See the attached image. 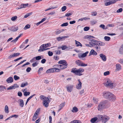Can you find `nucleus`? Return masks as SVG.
<instances>
[{
	"instance_id": "obj_1",
	"label": "nucleus",
	"mask_w": 123,
	"mask_h": 123,
	"mask_svg": "<svg viewBox=\"0 0 123 123\" xmlns=\"http://www.w3.org/2000/svg\"><path fill=\"white\" fill-rule=\"evenodd\" d=\"M103 96L111 101H114L116 99L115 96L110 92H104L103 93Z\"/></svg>"
},
{
	"instance_id": "obj_2",
	"label": "nucleus",
	"mask_w": 123,
	"mask_h": 123,
	"mask_svg": "<svg viewBox=\"0 0 123 123\" xmlns=\"http://www.w3.org/2000/svg\"><path fill=\"white\" fill-rule=\"evenodd\" d=\"M93 41H93V42H94V43H93V44H92L91 45H92V46H93V47L95 48L96 50L97 51L100 50V47L99 46H104L105 45V44L104 43L95 40Z\"/></svg>"
},
{
	"instance_id": "obj_3",
	"label": "nucleus",
	"mask_w": 123,
	"mask_h": 123,
	"mask_svg": "<svg viewBox=\"0 0 123 123\" xmlns=\"http://www.w3.org/2000/svg\"><path fill=\"white\" fill-rule=\"evenodd\" d=\"M84 71V69L82 68H80L77 69L76 68H73L72 69L71 72L73 73L75 75L81 76L83 75L82 73Z\"/></svg>"
},
{
	"instance_id": "obj_4",
	"label": "nucleus",
	"mask_w": 123,
	"mask_h": 123,
	"mask_svg": "<svg viewBox=\"0 0 123 123\" xmlns=\"http://www.w3.org/2000/svg\"><path fill=\"white\" fill-rule=\"evenodd\" d=\"M40 98L42 100H43V105L46 107H48L49 102V99L48 98L43 95H41Z\"/></svg>"
},
{
	"instance_id": "obj_5",
	"label": "nucleus",
	"mask_w": 123,
	"mask_h": 123,
	"mask_svg": "<svg viewBox=\"0 0 123 123\" xmlns=\"http://www.w3.org/2000/svg\"><path fill=\"white\" fill-rule=\"evenodd\" d=\"M105 102L104 101L100 102L98 105V110L100 111L105 108Z\"/></svg>"
},
{
	"instance_id": "obj_6",
	"label": "nucleus",
	"mask_w": 123,
	"mask_h": 123,
	"mask_svg": "<svg viewBox=\"0 0 123 123\" xmlns=\"http://www.w3.org/2000/svg\"><path fill=\"white\" fill-rule=\"evenodd\" d=\"M75 63L79 66L85 67L87 66V64L84 63L82 61L79 60L76 61Z\"/></svg>"
},
{
	"instance_id": "obj_7",
	"label": "nucleus",
	"mask_w": 123,
	"mask_h": 123,
	"mask_svg": "<svg viewBox=\"0 0 123 123\" xmlns=\"http://www.w3.org/2000/svg\"><path fill=\"white\" fill-rule=\"evenodd\" d=\"M105 86L107 87H112L113 86V83L110 80H107V81L104 84Z\"/></svg>"
},
{
	"instance_id": "obj_8",
	"label": "nucleus",
	"mask_w": 123,
	"mask_h": 123,
	"mask_svg": "<svg viewBox=\"0 0 123 123\" xmlns=\"http://www.w3.org/2000/svg\"><path fill=\"white\" fill-rule=\"evenodd\" d=\"M106 1H108L105 3V5L106 6L114 4L117 2L116 0H106Z\"/></svg>"
},
{
	"instance_id": "obj_9",
	"label": "nucleus",
	"mask_w": 123,
	"mask_h": 123,
	"mask_svg": "<svg viewBox=\"0 0 123 123\" xmlns=\"http://www.w3.org/2000/svg\"><path fill=\"white\" fill-rule=\"evenodd\" d=\"M8 29L11 31H16L18 30V26H12L11 28H8Z\"/></svg>"
},
{
	"instance_id": "obj_10",
	"label": "nucleus",
	"mask_w": 123,
	"mask_h": 123,
	"mask_svg": "<svg viewBox=\"0 0 123 123\" xmlns=\"http://www.w3.org/2000/svg\"><path fill=\"white\" fill-rule=\"evenodd\" d=\"M88 51H86L82 54L79 53L78 54V56L79 58L85 57L88 54Z\"/></svg>"
},
{
	"instance_id": "obj_11",
	"label": "nucleus",
	"mask_w": 123,
	"mask_h": 123,
	"mask_svg": "<svg viewBox=\"0 0 123 123\" xmlns=\"http://www.w3.org/2000/svg\"><path fill=\"white\" fill-rule=\"evenodd\" d=\"M19 87L18 86L17 84H14L12 86H11L7 88V89L8 90H11L14 89H15Z\"/></svg>"
},
{
	"instance_id": "obj_12",
	"label": "nucleus",
	"mask_w": 123,
	"mask_h": 123,
	"mask_svg": "<svg viewBox=\"0 0 123 123\" xmlns=\"http://www.w3.org/2000/svg\"><path fill=\"white\" fill-rule=\"evenodd\" d=\"M58 63L59 64H62L63 65L67 66L68 64L65 60H62L59 61Z\"/></svg>"
},
{
	"instance_id": "obj_13",
	"label": "nucleus",
	"mask_w": 123,
	"mask_h": 123,
	"mask_svg": "<svg viewBox=\"0 0 123 123\" xmlns=\"http://www.w3.org/2000/svg\"><path fill=\"white\" fill-rule=\"evenodd\" d=\"M61 66V65H55L53 66V69H54L55 70V69H57L59 71H60V69Z\"/></svg>"
},
{
	"instance_id": "obj_14",
	"label": "nucleus",
	"mask_w": 123,
	"mask_h": 123,
	"mask_svg": "<svg viewBox=\"0 0 123 123\" xmlns=\"http://www.w3.org/2000/svg\"><path fill=\"white\" fill-rule=\"evenodd\" d=\"M79 83L76 86V87L77 89H80L82 87V83L80 81V80L79 79L78 80Z\"/></svg>"
},
{
	"instance_id": "obj_15",
	"label": "nucleus",
	"mask_w": 123,
	"mask_h": 123,
	"mask_svg": "<svg viewBox=\"0 0 123 123\" xmlns=\"http://www.w3.org/2000/svg\"><path fill=\"white\" fill-rule=\"evenodd\" d=\"M97 55V52L95 51L94 50L92 49L90 52L89 56H90L92 55Z\"/></svg>"
},
{
	"instance_id": "obj_16",
	"label": "nucleus",
	"mask_w": 123,
	"mask_h": 123,
	"mask_svg": "<svg viewBox=\"0 0 123 123\" xmlns=\"http://www.w3.org/2000/svg\"><path fill=\"white\" fill-rule=\"evenodd\" d=\"M116 67L115 71H118L121 69V66L120 64H117L116 65Z\"/></svg>"
},
{
	"instance_id": "obj_17",
	"label": "nucleus",
	"mask_w": 123,
	"mask_h": 123,
	"mask_svg": "<svg viewBox=\"0 0 123 123\" xmlns=\"http://www.w3.org/2000/svg\"><path fill=\"white\" fill-rule=\"evenodd\" d=\"M18 101H19L18 103H19V106L22 107H23L24 105L23 100L22 99H20Z\"/></svg>"
},
{
	"instance_id": "obj_18",
	"label": "nucleus",
	"mask_w": 123,
	"mask_h": 123,
	"mask_svg": "<svg viewBox=\"0 0 123 123\" xmlns=\"http://www.w3.org/2000/svg\"><path fill=\"white\" fill-rule=\"evenodd\" d=\"M93 40H94L93 39H90V41L91 42H89V44H85L86 45L87 47H93V46H92V45H91V44H93V43L94 44V42H93V41H93Z\"/></svg>"
},
{
	"instance_id": "obj_19",
	"label": "nucleus",
	"mask_w": 123,
	"mask_h": 123,
	"mask_svg": "<svg viewBox=\"0 0 123 123\" xmlns=\"http://www.w3.org/2000/svg\"><path fill=\"white\" fill-rule=\"evenodd\" d=\"M13 79L12 77H10L6 80V81L8 83H11L13 81Z\"/></svg>"
},
{
	"instance_id": "obj_20",
	"label": "nucleus",
	"mask_w": 123,
	"mask_h": 123,
	"mask_svg": "<svg viewBox=\"0 0 123 123\" xmlns=\"http://www.w3.org/2000/svg\"><path fill=\"white\" fill-rule=\"evenodd\" d=\"M67 91L69 92H71L72 90L73 86L71 85L68 86L66 87Z\"/></svg>"
},
{
	"instance_id": "obj_21",
	"label": "nucleus",
	"mask_w": 123,
	"mask_h": 123,
	"mask_svg": "<svg viewBox=\"0 0 123 123\" xmlns=\"http://www.w3.org/2000/svg\"><path fill=\"white\" fill-rule=\"evenodd\" d=\"M110 119L109 117L106 116H105L103 117V121H104V123L108 120Z\"/></svg>"
},
{
	"instance_id": "obj_22",
	"label": "nucleus",
	"mask_w": 123,
	"mask_h": 123,
	"mask_svg": "<svg viewBox=\"0 0 123 123\" xmlns=\"http://www.w3.org/2000/svg\"><path fill=\"white\" fill-rule=\"evenodd\" d=\"M100 57L102 59L103 61H105L106 60V58L105 56L102 54H101L99 55Z\"/></svg>"
},
{
	"instance_id": "obj_23",
	"label": "nucleus",
	"mask_w": 123,
	"mask_h": 123,
	"mask_svg": "<svg viewBox=\"0 0 123 123\" xmlns=\"http://www.w3.org/2000/svg\"><path fill=\"white\" fill-rule=\"evenodd\" d=\"M55 72V70L53 68H52L49 69L47 70L46 73H52Z\"/></svg>"
},
{
	"instance_id": "obj_24",
	"label": "nucleus",
	"mask_w": 123,
	"mask_h": 123,
	"mask_svg": "<svg viewBox=\"0 0 123 123\" xmlns=\"http://www.w3.org/2000/svg\"><path fill=\"white\" fill-rule=\"evenodd\" d=\"M65 103H64L60 104L59 106V109L58 110V112L59 111L64 107L65 105Z\"/></svg>"
},
{
	"instance_id": "obj_25",
	"label": "nucleus",
	"mask_w": 123,
	"mask_h": 123,
	"mask_svg": "<svg viewBox=\"0 0 123 123\" xmlns=\"http://www.w3.org/2000/svg\"><path fill=\"white\" fill-rule=\"evenodd\" d=\"M78 111V109L76 107H74L73 108L72 110H71V111L74 113L77 112Z\"/></svg>"
},
{
	"instance_id": "obj_26",
	"label": "nucleus",
	"mask_w": 123,
	"mask_h": 123,
	"mask_svg": "<svg viewBox=\"0 0 123 123\" xmlns=\"http://www.w3.org/2000/svg\"><path fill=\"white\" fill-rule=\"evenodd\" d=\"M119 54L121 55L123 54V44L121 46L119 49Z\"/></svg>"
},
{
	"instance_id": "obj_27",
	"label": "nucleus",
	"mask_w": 123,
	"mask_h": 123,
	"mask_svg": "<svg viewBox=\"0 0 123 123\" xmlns=\"http://www.w3.org/2000/svg\"><path fill=\"white\" fill-rule=\"evenodd\" d=\"M66 38V37L65 36L63 37H60L57 38V40L58 41H59L61 40H64L65 38Z\"/></svg>"
},
{
	"instance_id": "obj_28",
	"label": "nucleus",
	"mask_w": 123,
	"mask_h": 123,
	"mask_svg": "<svg viewBox=\"0 0 123 123\" xmlns=\"http://www.w3.org/2000/svg\"><path fill=\"white\" fill-rule=\"evenodd\" d=\"M75 42L76 46H82V45L81 43H80V42L78 41H77L76 40H75Z\"/></svg>"
},
{
	"instance_id": "obj_29",
	"label": "nucleus",
	"mask_w": 123,
	"mask_h": 123,
	"mask_svg": "<svg viewBox=\"0 0 123 123\" xmlns=\"http://www.w3.org/2000/svg\"><path fill=\"white\" fill-rule=\"evenodd\" d=\"M103 117L102 115H98V121H99L101 120H102L103 119Z\"/></svg>"
},
{
	"instance_id": "obj_30",
	"label": "nucleus",
	"mask_w": 123,
	"mask_h": 123,
	"mask_svg": "<svg viewBox=\"0 0 123 123\" xmlns=\"http://www.w3.org/2000/svg\"><path fill=\"white\" fill-rule=\"evenodd\" d=\"M38 115L37 114H35V113L34 114L33 118L32 119V120L33 121H35L36 119L38 117Z\"/></svg>"
},
{
	"instance_id": "obj_31",
	"label": "nucleus",
	"mask_w": 123,
	"mask_h": 123,
	"mask_svg": "<svg viewBox=\"0 0 123 123\" xmlns=\"http://www.w3.org/2000/svg\"><path fill=\"white\" fill-rule=\"evenodd\" d=\"M40 49L38 50V51L39 52H43V51L39 50H41V49H45V48L43 44L41 45L40 47Z\"/></svg>"
},
{
	"instance_id": "obj_32",
	"label": "nucleus",
	"mask_w": 123,
	"mask_h": 123,
	"mask_svg": "<svg viewBox=\"0 0 123 123\" xmlns=\"http://www.w3.org/2000/svg\"><path fill=\"white\" fill-rule=\"evenodd\" d=\"M5 110L6 113H9L8 108L7 105H6L5 106Z\"/></svg>"
},
{
	"instance_id": "obj_33",
	"label": "nucleus",
	"mask_w": 123,
	"mask_h": 123,
	"mask_svg": "<svg viewBox=\"0 0 123 123\" xmlns=\"http://www.w3.org/2000/svg\"><path fill=\"white\" fill-rule=\"evenodd\" d=\"M98 120L97 118V117L93 118L91 119V121L92 123H93Z\"/></svg>"
},
{
	"instance_id": "obj_34",
	"label": "nucleus",
	"mask_w": 123,
	"mask_h": 123,
	"mask_svg": "<svg viewBox=\"0 0 123 123\" xmlns=\"http://www.w3.org/2000/svg\"><path fill=\"white\" fill-rule=\"evenodd\" d=\"M61 66L60 67V70H63L64 69H65L67 68V66H65L63 65H61Z\"/></svg>"
},
{
	"instance_id": "obj_35",
	"label": "nucleus",
	"mask_w": 123,
	"mask_h": 123,
	"mask_svg": "<svg viewBox=\"0 0 123 123\" xmlns=\"http://www.w3.org/2000/svg\"><path fill=\"white\" fill-rule=\"evenodd\" d=\"M6 89V88L4 86H0V91L1 92L4 91L5 89Z\"/></svg>"
},
{
	"instance_id": "obj_36",
	"label": "nucleus",
	"mask_w": 123,
	"mask_h": 123,
	"mask_svg": "<svg viewBox=\"0 0 123 123\" xmlns=\"http://www.w3.org/2000/svg\"><path fill=\"white\" fill-rule=\"evenodd\" d=\"M104 102H105V108L108 107L110 105V103L107 101H104Z\"/></svg>"
},
{
	"instance_id": "obj_37",
	"label": "nucleus",
	"mask_w": 123,
	"mask_h": 123,
	"mask_svg": "<svg viewBox=\"0 0 123 123\" xmlns=\"http://www.w3.org/2000/svg\"><path fill=\"white\" fill-rule=\"evenodd\" d=\"M110 37L108 36H105L104 37V39L105 41H109L110 39Z\"/></svg>"
},
{
	"instance_id": "obj_38",
	"label": "nucleus",
	"mask_w": 123,
	"mask_h": 123,
	"mask_svg": "<svg viewBox=\"0 0 123 123\" xmlns=\"http://www.w3.org/2000/svg\"><path fill=\"white\" fill-rule=\"evenodd\" d=\"M28 84V83L27 82H26L25 83H22L21 84V87H24L26 86H27Z\"/></svg>"
},
{
	"instance_id": "obj_39",
	"label": "nucleus",
	"mask_w": 123,
	"mask_h": 123,
	"mask_svg": "<svg viewBox=\"0 0 123 123\" xmlns=\"http://www.w3.org/2000/svg\"><path fill=\"white\" fill-rule=\"evenodd\" d=\"M71 123H81V122L79 120H75L71 121Z\"/></svg>"
},
{
	"instance_id": "obj_40",
	"label": "nucleus",
	"mask_w": 123,
	"mask_h": 123,
	"mask_svg": "<svg viewBox=\"0 0 123 123\" xmlns=\"http://www.w3.org/2000/svg\"><path fill=\"white\" fill-rule=\"evenodd\" d=\"M60 48H61L62 50H64L65 49H67L68 47L66 45H63L61 46Z\"/></svg>"
},
{
	"instance_id": "obj_41",
	"label": "nucleus",
	"mask_w": 123,
	"mask_h": 123,
	"mask_svg": "<svg viewBox=\"0 0 123 123\" xmlns=\"http://www.w3.org/2000/svg\"><path fill=\"white\" fill-rule=\"evenodd\" d=\"M62 32V30H59L55 31V34L56 35H57L60 34L61 32Z\"/></svg>"
},
{
	"instance_id": "obj_42",
	"label": "nucleus",
	"mask_w": 123,
	"mask_h": 123,
	"mask_svg": "<svg viewBox=\"0 0 123 123\" xmlns=\"http://www.w3.org/2000/svg\"><path fill=\"white\" fill-rule=\"evenodd\" d=\"M30 92H25L24 93V95L25 96H27L28 95H30Z\"/></svg>"
},
{
	"instance_id": "obj_43",
	"label": "nucleus",
	"mask_w": 123,
	"mask_h": 123,
	"mask_svg": "<svg viewBox=\"0 0 123 123\" xmlns=\"http://www.w3.org/2000/svg\"><path fill=\"white\" fill-rule=\"evenodd\" d=\"M86 37L87 38L89 39V40L90 41V39H92L91 38H95L94 37L91 36H89L88 35H87Z\"/></svg>"
},
{
	"instance_id": "obj_44",
	"label": "nucleus",
	"mask_w": 123,
	"mask_h": 123,
	"mask_svg": "<svg viewBox=\"0 0 123 123\" xmlns=\"http://www.w3.org/2000/svg\"><path fill=\"white\" fill-rule=\"evenodd\" d=\"M30 27V25H26L24 27V29L25 30H26L27 29L29 28Z\"/></svg>"
},
{
	"instance_id": "obj_45",
	"label": "nucleus",
	"mask_w": 123,
	"mask_h": 123,
	"mask_svg": "<svg viewBox=\"0 0 123 123\" xmlns=\"http://www.w3.org/2000/svg\"><path fill=\"white\" fill-rule=\"evenodd\" d=\"M50 44L49 43L43 44L45 48L48 47L49 46Z\"/></svg>"
},
{
	"instance_id": "obj_46",
	"label": "nucleus",
	"mask_w": 123,
	"mask_h": 123,
	"mask_svg": "<svg viewBox=\"0 0 123 123\" xmlns=\"http://www.w3.org/2000/svg\"><path fill=\"white\" fill-rule=\"evenodd\" d=\"M32 12H31V13H28L27 14H26V15H25V16L24 17V18H27L30 15H31V14H32Z\"/></svg>"
},
{
	"instance_id": "obj_47",
	"label": "nucleus",
	"mask_w": 123,
	"mask_h": 123,
	"mask_svg": "<svg viewBox=\"0 0 123 123\" xmlns=\"http://www.w3.org/2000/svg\"><path fill=\"white\" fill-rule=\"evenodd\" d=\"M68 25V23L67 22H66L65 23H63V24H62L61 26L63 27V26H67Z\"/></svg>"
},
{
	"instance_id": "obj_48",
	"label": "nucleus",
	"mask_w": 123,
	"mask_h": 123,
	"mask_svg": "<svg viewBox=\"0 0 123 123\" xmlns=\"http://www.w3.org/2000/svg\"><path fill=\"white\" fill-rule=\"evenodd\" d=\"M97 14V12L96 11L92 12V15L93 16H96Z\"/></svg>"
},
{
	"instance_id": "obj_49",
	"label": "nucleus",
	"mask_w": 123,
	"mask_h": 123,
	"mask_svg": "<svg viewBox=\"0 0 123 123\" xmlns=\"http://www.w3.org/2000/svg\"><path fill=\"white\" fill-rule=\"evenodd\" d=\"M14 78L15 80H17L18 79H20V78L19 77L17 76L16 75H15L14 77Z\"/></svg>"
},
{
	"instance_id": "obj_50",
	"label": "nucleus",
	"mask_w": 123,
	"mask_h": 123,
	"mask_svg": "<svg viewBox=\"0 0 123 123\" xmlns=\"http://www.w3.org/2000/svg\"><path fill=\"white\" fill-rule=\"evenodd\" d=\"M93 102L96 104H97V103L98 99L97 98H93Z\"/></svg>"
},
{
	"instance_id": "obj_51",
	"label": "nucleus",
	"mask_w": 123,
	"mask_h": 123,
	"mask_svg": "<svg viewBox=\"0 0 123 123\" xmlns=\"http://www.w3.org/2000/svg\"><path fill=\"white\" fill-rule=\"evenodd\" d=\"M38 56L35 57L36 59V60H39L41 59V56Z\"/></svg>"
},
{
	"instance_id": "obj_52",
	"label": "nucleus",
	"mask_w": 123,
	"mask_h": 123,
	"mask_svg": "<svg viewBox=\"0 0 123 123\" xmlns=\"http://www.w3.org/2000/svg\"><path fill=\"white\" fill-rule=\"evenodd\" d=\"M19 39V38L18 37L16 38L15 39L11 41V42H12L13 43H15Z\"/></svg>"
},
{
	"instance_id": "obj_53",
	"label": "nucleus",
	"mask_w": 123,
	"mask_h": 123,
	"mask_svg": "<svg viewBox=\"0 0 123 123\" xmlns=\"http://www.w3.org/2000/svg\"><path fill=\"white\" fill-rule=\"evenodd\" d=\"M19 39V38L18 37L16 38L15 39L11 41V42H12L13 43H15Z\"/></svg>"
},
{
	"instance_id": "obj_54",
	"label": "nucleus",
	"mask_w": 123,
	"mask_h": 123,
	"mask_svg": "<svg viewBox=\"0 0 123 123\" xmlns=\"http://www.w3.org/2000/svg\"><path fill=\"white\" fill-rule=\"evenodd\" d=\"M19 39V38L18 37L16 38L15 39L11 41V42H12L13 43H15Z\"/></svg>"
},
{
	"instance_id": "obj_55",
	"label": "nucleus",
	"mask_w": 123,
	"mask_h": 123,
	"mask_svg": "<svg viewBox=\"0 0 123 123\" xmlns=\"http://www.w3.org/2000/svg\"><path fill=\"white\" fill-rule=\"evenodd\" d=\"M25 42H24L20 46V48H24L25 46Z\"/></svg>"
},
{
	"instance_id": "obj_56",
	"label": "nucleus",
	"mask_w": 123,
	"mask_h": 123,
	"mask_svg": "<svg viewBox=\"0 0 123 123\" xmlns=\"http://www.w3.org/2000/svg\"><path fill=\"white\" fill-rule=\"evenodd\" d=\"M67 9L66 7L65 6H64L62 8V11H64Z\"/></svg>"
},
{
	"instance_id": "obj_57",
	"label": "nucleus",
	"mask_w": 123,
	"mask_h": 123,
	"mask_svg": "<svg viewBox=\"0 0 123 123\" xmlns=\"http://www.w3.org/2000/svg\"><path fill=\"white\" fill-rule=\"evenodd\" d=\"M17 18V17L16 16H15L14 17H12L11 18V20L12 21H15Z\"/></svg>"
},
{
	"instance_id": "obj_58",
	"label": "nucleus",
	"mask_w": 123,
	"mask_h": 123,
	"mask_svg": "<svg viewBox=\"0 0 123 123\" xmlns=\"http://www.w3.org/2000/svg\"><path fill=\"white\" fill-rule=\"evenodd\" d=\"M110 72L109 71H107L104 73V75L105 76H107L109 74Z\"/></svg>"
},
{
	"instance_id": "obj_59",
	"label": "nucleus",
	"mask_w": 123,
	"mask_h": 123,
	"mask_svg": "<svg viewBox=\"0 0 123 123\" xmlns=\"http://www.w3.org/2000/svg\"><path fill=\"white\" fill-rule=\"evenodd\" d=\"M35 57H34L32 58V59L30 61V62H32L36 61V58Z\"/></svg>"
},
{
	"instance_id": "obj_60",
	"label": "nucleus",
	"mask_w": 123,
	"mask_h": 123,
	"mask_svg": "<svg viewBox=\"0 0 123 123\" xmlns=\"http://www.w3.org/2000/svg\"><path fill=\"white\" fill-rule=\"evenodd\" d=\"M55 52L56 54H60L61 53L60 51L58 50H56Z\"/></svg>"
},
{
	"instance_id": "obj_61",
	"label": "nucleus",
	"mask_w": 123,
	"mask_h": 123,
	"mask_svg": "<svg viewBox=\"0 0 123 123\" xmlns=\"http://www.w3.org/2000/svg\"><path fill=\"white\" fill-rule=\"evenodd\" d=\"M40 111V109L39 108L35 112V114L38 115Z\"/></svg>"
},
{
	"instance_id": "obj_62",
	"label": "nucleus",
	"mask_w": 123,
	"mask_h": 123,
	"mask_svg": "<svg viewBox=\"0 0 123 123\" xmlns=\"http://www.w3.org/2000/svg\"><path fill=\"white\" fill-rule=\"evenodd\" d=\"M48 55L49 56H51L53 55V53L51 51H49L48 52Z\"/></svg>"
},
{
	"instance_id": "obj_63",
	"label": "nucleus",
	"mask_w": 123,
	"mask_h": 123,
	"mask_svg": "<svg viewBox=\"0 0 123 123\" xmlns=\"http://www.w3.org/2000/svg\"><path fill=\"white\" fill-rule=\"evenodd\" d=\"M90 28L89 27H85L84 29V30L85 31H87Z\"/></svg>"
},
{
	"instance_id": "obj_64",
	"label": "nucleus",
	"mask_w": 123,
	"mask_h": 123,
	"mask_svg": "<svg viewBox=\"0 0 123 123\" xmlns=\"http://www.w3.org/2000/svg\"><path fill=\"white\" fill-rule=\"evenodd\" d=\"M123 11V9L122 8H120L117 11V13H120L121 12Z\"/></svg>"
}]
</instances>
